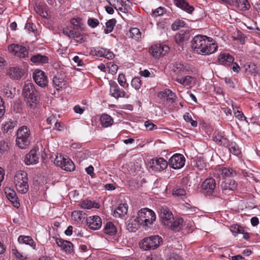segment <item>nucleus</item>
<instances>
[{"instance_id": "obj_1", "label": "nucleus", "mask_w": 260, "mask_h": 260, "mask_svg": "<svg viewBox=\"0 0 260 260\" xmlns=\"http://www.w3.org/2000/svg\"><path fill=\"white\" fill-rule=\"evenodd\" d=\"M191 43L194 52L203 55L212 54L216 51L218 48L214 41L205 36H196Z\"/></svg>"}, {"instance_id": "obj_2", "label": "nucleus", "mask_w": 260, "mask_h": 260, "mask_svg": "<svg viewBox=\"0 0 260 260\" xmlns=\"http://www.w3.org/2000/svg\"><path fill=\"white\" fill-rule=\"evenodd\" d=\"M22 95L27 106L35 108L38 102L39 93L32 83H25L23 87Z\"/></svg>"}, {"instance_id": "obj_3", "label": "nucleus", "mask_w": 260, "mask_h": 260, "mask_svg": "<svg viewBox=\"0 0 260 260\" xmlns=\"http://www.w3.org/2000/svg\"><path fill=\"white\" fill-rule=\"evenodd\" d=\"M31 137L30 129L26 126L19 127L16 134V144L20 149L27 148L31 142Z\"/></svg>"}, {"instance_id": "obj_4", "label": "nucleus", "mask_w": 260, "mask_h": 260, "mask_svg": "<svg viewBox=\"0 0 260 260\" xmlns=\"http://www.w3.org/2000/svg\"><path fill=\"white\" fill-rule=\"evenodd\" d=\"M14 182L18 192L26 193L29 188L27 174L22 171H17L14 177Z\"/></svg>"}, {"instance_id": "obj_5", "label": "nucleus", "mask_w": 260, "mask_h": 260, "mask_svg": "<svg viewBox=\"0 0 260 260\" xmlns=\"http://www.w3.org/2000/svg\"><path fill=\"white\" fill-rule=\"evenodd\" d=\"M162 242V238L158 235L151 236L141 240L139 247L144 250H154L158 247Z\"/></svg>"}, {"instance_id": "obj_6", "label": "nucleus", "mask_w": 260, "mask_h": 260, "mask_svg": "<svg viewBox=\"0 0 260 260\" xmlns=\"http://www.w3.org/2000/svg\"><path fill=\"white\" fill-rule=\"evenodd\" d=\"M139 223L143 226H148L153 223L155 220L156 215L155 213L151 210L148 208L141 209L138 213L137 217Z\"/></svg>"}, {"instance_id": "obj_7", "label": "nucleus", "mask_w": 260, "mask_h": 260, "mask_svg": "<svg viewBox=\"0 0 260 260\" xmlns=\"http://www.w3.org/2000/svg\"><path fill=\"white\" fill-rule=\"evenodd\" d=\"M62 33L70 39H72L76 42L82 43L85 42L87 35L81 33L78 29L73 28L72 26H66L62 30Z\"/></svg>"}, {"instance_id": "obj_8", "label": "nucleus", "mask_w": 260, "mask_h": 260, "mask_svg": "<svg viewBox=\"0 0 260 260\" xmlns=\"http://www.w3.org/2000/svg\"><path fill=\"white\" fill-rule=\"evenodd\" d=\"M8 50L16 57L24 60L28 58V51L25 47L18 44H12L8 46Z\"/></svg>"}, {"instance_id": "obj_9", "label": "nucleus", "mask_w": 260, "mask_h": 260, "mask_svg": "<svg viewBox=\"0 0 260 260\" xmlns=\"http://www.w3.org/2000/svg\"><path fill=\"white\" fill-rule=\"evenodd\" d=\"M54 164L56 166L59 167L67 171H73L75 169L73 162L68 157L66 158L62 155L56 156L54 159Z\"/></svg>"}, {"instance_id": "obj_10", "label": "nucleus", "mask_w": 260, "mask_h": 260, "mask_svg": "<svg viewBox=\"0 0 260 260\" xmlns=\"http://www.w3.org/2000/svg\"><path fill=\"white\" fill-rule=\"evenodd\" d=\"M40 153L38 147H34L26 154L24 162L26 165H35L38 163Z\"/></svg>"}, {"instance_id": "obj_11", "label": "nucleus", "mask_w": 260, "mask_h": 260, "mask_svg": "<svg viewBox=\"0 0 260 260\" xmlns=\"http://www.w3.org/2000/svg\"><path fill=\"white\" fill-rule=\"evenodd\" d=\"M185 157L181 154H174L169 160V165L174 169H179L182 168L185 164Z\"/></svg>"}, {"instance_id": "obj_12", "label": "nucleus", "mask_w": 260, "mask_h": 260, "mask_svg": "<svg viewBox=\"0 0 260 260\" xmlns=\"http://www.w3.org/2000/svg\"><path fill=\"white\" fill-rule=\"evenodd\" d=\"M109 84L110 85V93L112 96L117 99L119 98H128V96H126L125 92L120 89L116 82L111 80L109 81Z\"/></svg>"}, {"instance_id": "obj_13", "label": "nucleus", "mask_w": 260, "mask_h": 260, "mask_svg": "<svg viewBox=\"0 0 260 260\" xmlns=\"http://www.w3.org/2000/svg\"><path fill=\"white\" fill-rule=\"evenodd\" d=\"M169 49L168 46L156 44L152 46L149 49V51L154 57L157 58L165 55Z\"/></svg>"}, {"instance_id": "obj_14", "label": "nucleus", "mask_w": 260, "mask_h": 260, "mask_svg": "<svg viewBox=\"0 0 260 260\" xmlns=\"http://www.w3.org/2000/svg\"><path fill=\"white\" fill-rule=\"evenodd\" d=\"M201 187L204 194L210 196L215 189V180L212 178H207L202 182Z\"/></svg>"}, {"instance_id": "obj_15", "label": "nucleus", "mask_w": 260, "mask_h": 260, "mask_svg": "<svg viewBox=\"0 0 260 260\" xmlns=\"http://www.w3.org/2000/svg\"><path fill=\"white\" fill-rule=\"evenodd\" d=\"M33 78L36 83L41 87H44L48 84V79L44 72L36 70L33 74Z\"/></svg>"}, {"instance_id": "obj_16", "label": "nucleus", "mask_w": 260, "mask_h": 260, "mask_svg": "<svg viewBox=\"0 0 260 260\" xmlns=\"http://www.w3.org/2000/svg\"><path fill=\"white\" fill-rule=\"evenodd\" d=\"M150 164L153 170L160 171L166 169L169 163L163 158L159 157L151 159Z\"/></svg>"}, {"instance_id": "obj_17", "label": "nucleus", "mask_w": 260, "mask_h": 260, "mask_svg": "<svg viewBox=\"0 0 260 260\" xmlns=\"http://www.w3.org/2000/svg\"><path fill=\"white\" fill-rule=\"evenodd\" d=\"M174 75L172 76V78L174 80V78L179 77V78L187 75L189 70L186 66H184L182 63H179L174 65L172 69Z\"/></svg>"}, {"instance_id": "obj_18", "label": "nucleus", "mask_w": 260, "mask_h": 260, "mask_svg": "<svg viewBox=\"0 0 260 260\" xmlns=\"http://www.w3.org/2000/svg\"><path fill=\"white\" fill-rule=\"evenodd\" d=\"M7 74L11 79L19 80L23 76L24 72L22 69L18 67H10Z\"/></svg>"}, {"instance_id": "obj_19", "label": "nucleus", "mask_w": 260, "mask_h": 260, "mask_svg": "<svg viewBox=\"0 0 260 260\" xmlns=\"http://www.w3.org/2000/svg\"><path fill=\"white\" fill-rule=\"evenodd\" d=\"M87 225L92 230H97L102 226V220L98 216L89 217L86 220Z\"/></svg>"}, {"instance_id": "obj_20", "label": "nucleus", "mask_w": 260, "mask_h": 260, "mask_svg": "<svg viewBox=\"0 0 260 260\" xmlns=\"http://www.w3.org/2000/svg\"><path fill=\"white\" fill-rule=\"evenodd\" d=\"M160 217L162 223L168 226L171 225V222L174 219L172 212L167 209L161 210Z\"/></svg>"}, {"instance_id": "obj_21", "label": "nucleus", "mask_w": 260, "mask_h": 260, "mask_svg": "<svg viewBox=\"0 0 260 260\" xmlns=\"http://www.w3.org/2000/svg\"><path fill=\"white\" fill-rule=\"evenodd\" d=\"M55 241L58 246L66 252L71 253L73 251V245L70 241L61 238H56Z\"/></svg>"}, {"instance_id": "obj_22", "label": "nucleus", "mask_w": 260, "mask_h": 260, "mask_svg": "<svg viewBox=\"0 0 260 260\" xmlns=\"http://www.w3.org/2000/svg\"><path fill=\"white\" fill-rule=\"evenodd\" d=\"M234 57L226 53H220L218 57L219 63L225 66H230L234 62Z\"/></svg>"}, {"instance_id": "obj_23", "label": "nucleus", "mask_w": 260, "mask_h": 260, "mask_svg": "<svg viewBox=\"0 0 260 260\" xmlns=\"http://www.w3.org/2000/svg\"><path fill=\"white\" fill-rule=\"evenodd\" d=\"M5 193L8 199L12 203L15 207L19 208L20 203L18 200V198L16 192L10 188L6 190Z\"/></svg>"}, {"instance_id": "obj_24", "label": "nucleus", "mask_w": 260, "mask_h": 260, "mask_svg": "<svg viewBox=\"0 0 260 260\" xmlns=\"http://www.w3.org/2000/svg\"><path fill=\"white\" fill-rule=\"evenodd\" d=\"M53 86L57 90L64 88L66 81L61 75H57L54 76L52 80Z\"/></svg>"}, {"instance_id": "obj_25", "label": "nucleus", "mask_w": 260, "mask_h": 260, "mask_svg": "<svg viewBox=\"0 0 260 260\" xmlns=\"http://www.w3.org/2000/svg\"><path fill=\"white\" fill-rule=\"evenodd\" d=\"M35 10L37 14L44 18H47L48 16V8L46 4L40 2L36 5Z\"/></svg>"}, {"instance_id": "obj_26", "label": "nucleus", "mask_w": 260, "mask_h": 260, "mask_svg": "<svg viewBox=\"0 0 260 260\" xmlns=\"http://www.w3.org/2000/svg\"><path fill=\"white\" fill-rule=\"evenodd\" d=\"M189 38L188 32L181 31L176 34L175 36V40L178 44L183 45Z\"/></svg>"}, {"instance_id": "obj_27", "label": "nucleus", "mask_w": 260, "mask_h": 260, "mask_svg": "<svg viewBox=\"0 0 260 260\" xmlns=\"http://www.w3.org/2000/svg\"><path fill=\"white\" fill-rule=\"evenodd\" d=\"M30 60L31 62L34 63L43 64L48 62L49 58L46 55H42L39 53L32 55L30 58Z\"/></svg>"}, {"instance_id": "obj_28", "label": "nucleus", "mask_w": 260, "mask_h": 260, "mask_svg": "<svg viewBox=\"0 0 260 260\" xmlns=\"http://www.w3.org/2000/svg\"><path fill=\"white\" fill-rule=\"evenodd\" d=\"M137 217L136 218H131L126 222V228L130 232H135L139 228L140 225H142L139 223Z\"/></svg>"}, {"instance_id": "obj_29", "label": "nucleus", "mask_w": 260, "mask_h": 260, "mask_svg": "<svg viewBox=\"0 0 260 260\" xmlns=\"http://www.w3.org/2000/svg\"><path fill=\"white\" fill-rule=\"evenodd\" d=\"M159 94L161 95V97L164 99V100L169 101L171 103H174L176 98V94L169 89H165L164 91L160 92Z\"/></svg>"}, {"instance_id": "obj_30", "label": "nucleus", "mask_w": 260, "mask_h": 260, "mask_svg": "<svg viewBox=\"0 0 260 260\" xmlns=\"http://www.w3.org/2000/svg\"><path fill=\"white\" fill-rule=\"evenodd\" d=\"M128 210V205L126 204H120L115 209L113 215L115 217H121L126 214Z\"/></svg>"}, {"instance_id": "obj_31", "label": "nucleus", "mask_w": 260, "mask_h": 260, "mask_svg": "<svg viewBox=\"0 0 260 260\" xmlns=\"http://www.w3.org/2000/svg\"><path fill=\"white\" fill-rule=\"evenodd\" d=\"M175 5L188 13H191L194 10L193 7L189 6L185 0H174Z\"/></svg>"}, {"instance_id": "obj_32", "label": "nucleus", "mask_w": 260, "mask_h": 260, "mask_svg": "<svg viewBox=\"0 0 260 260\" xmlns=\"http://www.w3.org/2000/svg\"><path fill=\"white\" fill-rule=\"evenodd\" d=\"M175 5L188 13H191L194 10L193 7L189 6L185 0H174Z\"/></svg>"}, {"instance_id": "obj_33", "label": "nucleus", "mask_w": 260, "mask_h": 260, "mask_svg": "<svg viewBox=\"0 0 260 260\" xmlns=\"http://www.w3.org/2000/svg\"><path fill=\"white\" fill-rule=\"evenodd\" d=\"M213 139L217 144L223 146H225L226 144H228V142L229 141L225 137V136L223 133L219 132L214 133Z\"/></svg>"}, {"instance_id": "obj_34", "label": "nucleus", "mask_w": 260, "mask_h": 260, "mask_svg": "<svg viewBox=\"0 0 260 260\" xmlns=\"http://www.w3.org/2000/svg\"><path fill=\"white\" fill-rule=\"evenodd\" d=\"M18 241L20 244H25L30 246L34 249L36 248V243L30 236L21 235L18 237Z\"/></svg>"}, {"instance_id": "obj_35", "label": "nucleus", "mask_w": 260, "mask_h": 260, "mask_svg": "<svg viewBox=\"0 0 260 260\" xmlns=\"http://www.w3.org/2000/svg\"><path fill=\"white\" fill-rule=\"evenodd\" d=\"M225 146L229 149L231 153L235 155H239L241 153L238 145L235 142L229 141Z\"/></svg>"}, {"instance_id": "obj_36", "label": "nucleus", "mask_w": 260, "mask_h": 260, "mask_svg": "<svg viewBox=\"0 0 260 260\" xmlns=\"http://www.w3.org/2000/svg\"><path fill=\"white\" fill-rule=\"evenodd\" d=\"M101 124L102 126L107 127L110 126L113 123V119L109 115L103 114L100 117Z\"/></svg>"}, {"instance_id": "obj_37", "label": "nucleus", "mask_w": 260, "mask_h": 260, "mask_svg": "<svg viewBox=\"0 0 260 260\" xmlns=\"http://www.w3.org/2000/svg\"><path fill=\"white\" fill-rule=\"evenodd\" d=\"M174 80L184 86H189L192 84V77L188 75H184L180 78L177 77Z\"/></svg>"}, {"instance_id": "obj_38", "label": "nucleus", "mask_w": 260, "mask_h": 260, "mask_svg": "<svg viewBox=\"0 0 260 260\" xmlns=\"http://www.w3.org/2000/svg\"><path fill=\"white\" fill-rule=\"evenodd\" d=\"M104 233L110 236H113L117 233V229L112 222H108L104 228Z\"/></svg>"}, {"instance_id": "obj_39", "label": "nucleus", "mask_w": 260, "mask_h": 260, "mask_svg": "<svg viewBox=\"0 0 260 260\" xmlns=\"http://www.w3.org/2000/svg\"><path fill=\"white\" fill-rule=\"evenodd\" d=\"M183 220L181 218H177L176 220H174L171 222V225H169L168 227L170 228L172 230L178 232L181 228L182 224L183 223Z\"/></svg>"}, {"instance_id": "obj_40", "label": "nucleus", "mask_w": 260, "mask_h": 260, "mask_svg": "<svg viewBox=\"0 0 260 260\" xmlns=\"http://www.w3.org/2000/svg\"><path fill=\"white\" fill-rule=\"evenodd\" d=\"M11 146V143L9 139H5L0 141V151L5 153L7 151Z\"/></svg>"}, {"instance_id": "obj_41", "label": "nucleus", "mask_w": 260, "mask_h": 260, "mask_svg": "<svg viewBox=\"0 0 260 260\" xmlns=\"http://www.w3.org/2000/svg\"><path fill=\"white\" fill-rule=\"evenodd\" d=\"M116 21L115 19H111L106 23V28L104 29V32L108 34L112 31L115 25Z\"/></svg>"}, {"instance_id": "obj_42", "label": "nucleus", "mask_w": 260, "mask_h": 260, "mask_svg": "<svg viewBox=\"0 0 260 260\" xmlns=\"http://www.w3.org/2000/svg\"><path fill=\"white\" fill-rule=\"evenodd\" d=\"M17 124V121L9 120L4 125L3 129L5 132L8 133L9 131L13 129Z\"/></svg>"}, {"instance_id": "obj_43", "label": "nucleus", "mask_w": 260, "mask_h": 260, "mask_svg": "<svg viewBox=\"0 0 260 260\" xmlns=\"http://www.w3.org/2000/svg\"><path fill=\"white\" fill-rule=\"evenodd\" d=\"M185 22L180 19L175 20L172 24L171 27L173 30H177L179 29L181 27H185Z\"/></svg>"}, {"instance_id": "obj_44", "label": "nucleus", "mask_w": 260, "mask_h": 260, "mask_svg": "<svg viewBox=\"0 0 260 260\" xmlns=\"http://www.w3.org/2000/svg\"><path fill=\"white\" fill-rule=\"evenodd\" d=\"M221 173L224 177H233L236 175L235 171L230 168H224L221 170Z\"/></svg>"}, {"instance_id": "obj_45", "label": "nucleus", "mask_w": 260, "mask_h": 260, "mask_svg": "<svg viewBox=\"0 0 260 260\" xmlns=\"http://www.w3.org/2000/svg\"><path fill=\"white\" fill-rule=\"evenodd\" d=\"M248 68L246 69V72L253 74L254 75H256L259 72L258 68L253 63H250L248 66Z\"/></svg>"}, {"instance_id": "obj_46", "label": "nucleus", "mask_w": 260, "mask_h": 260, "mask_svg": "<svg viewBox=\"0 0 260 260\" xmlns=\"http://www.w3.org/2000/svg\"><path fill=\"white\" fill-rule=\"evenodd\" d=\"M129 32L132 38L138 40L141 38V33L139 29L135 27L132 28L130 29Z\"/></svg>"}, {"instance_id": "obj_47", "label": "nucleus", "mask_w": 260, "mask_h": 260, "mask_svg": "<svg viewBox=\"0 0 260 260\" xmlns=\"http://www.w3.org/2000/svg\"><path fill=\"white\" fill-rule=\"evenodd\" d=\"M230 230L235 236L238 233L241 234L244 232L243 228L238 224L231 226Z\"/></svg>"}, {"instance_id": "obj_48", "label": "nucleus", "mask_w": 260, "mask_h": 260, "mask_svg": "<svg viewBox=\"0 0 260 260\" xmlns=\"http://www.w3.org/2000/svg\"><path fill=\"white\" fill-rule=\"evenodd\" d=\"M237 3L239 7L245 10H248L250 5L247 0H235Z\"/></svg>"}, {"instance_id": "obj_49", "label": "nucleus", "mask_w": 260, "mask_h": 260, "mask_svg": "<svg viewBox=\"0 0 260 260\" xmlns=\"http://www.w3.org/2000/svg\"><path fill=\"white\" fill-rule=\"evenodd\" d=\"M46 121L49 125H52L53 123H54V128L57 130H60V129L57 127V125L60 126V123L56 121V118L54 116L51 115L47 119Z\"/></svg>"}, {"instance_id": "obj_50", "label": "nucleus", "mask_w": 260, "mask_h": 260, "mask_svg": "<svg viewBox=\"0 0 260 260\" xmlns=\"http://www.w3.org/2000/svg\"><path fill=\"white\" fill-rule=\"evenodd\" d=\"M196 166L200 170H203L206 167V163L203 158L201 157L197 158L196 160Z\"/></svg>"}, {"instance_id": "obj_51", "label": "nucleus", "mask_w": 260, "mask_h": 260, "mask_svg": "<svg viewBox=\"0 0 260 260\" xmlns=\"http://www.w3.org/2000/svg\"><path fill=\"white\" fill-rule=\"evenodd\" d=\"M118 81L119 84L123 87L126 88L128 87V84L126 82L125 77L124 74H120L119 75Z\"/></svg>"}, {"instance_id": "obj_52", "label": "nucleus", "mask_w": 260, "mask_h": 260, "mask_svg": "<svg viewBox=\"0 0 260 260\" xmlns=\"http://www.w3.org/2000/svg\"><path fill=\"white\" fill-rule=\"evenodd\" d=\"M80 205L81 208L87 209H90L94 207L93 203L89 200L82 201Z\"/></svg>"}, {"instance_id": "obj_53", "label": "nucleus", "mask_w": 260, "mask_h": 260, "mask_svg": "<svg viewBox=\"0 0 260 260\" xmlns=\"http://www.w3.org/2000/svg\"><path fill=\"white\" fill-rule=\"evenodd\" d=\"M131 85L136 89H139L141 86V81L139 77H135L132 79Z\"/></svg>"}, {"instance_id": "obj_54", "label": "nucleus", "mask_w": 260, "mask_h": 260, "mask_svg": "<svg viewBox=\"0 0 260 260\" xmlns=\"http://www.w3.org/2000/svg\"><path fill=\"white\" fill-rule=\"evenodd\" d=\"M173 195L177 196V197H181L185 195L186 191L184 189L182 188H174L173 190Z\"/></svg>"}, {"instance_id": "obj_55", "label": "nucleus", "mask_w": 260, "mask_h": 260, "mask_svg": "<svg viewBox=\"0 0 260 260\" xmlns=\"http://www.w3.org/2000/svg\"><path fill=\"white\" fill-rule=\"evenodd\" d=\"M25 29H26L29 32H34L36 30V25H35L31 22H28L25 24Z\"/></svg>"}, {"instance_id": "obj_56", "label": "nucleus", "mask_w": 260, "mask_h": 260, "mask_svg": "<svg viewBox=\"0 0 260 260\" xmlns=\"http://www.w3.org/2000/svg\"><path fill=\"white\" fill-rule=\"evenodd\" d=\"M145 126L147 128L149 131H152L154 129H157V126L151 122L150 120H147L144 123Z\"/></svg>"}, {"instance_id": "obj_57", "label": "nucleus", "mask_w": 260, "mask_h": 260, "mask_svg": "<svg viewBox=\"0 0 260 260\" xmlns=\"http://www.w3.org/2000/svg\"><path fill=\"white\" fill-rule=\"evenodd\" d=\"M99 24V21L96 19L89 18L88 20V24L92 28L96 27Z\"/></svg>"}, {"instance_id": "obj_58", "label": "nucleus", "mask_w": 260, "mask_h": 260, "mask_svg": "<svg viewBox=\"0 0 260 260\" xmlns=\"http://www.w3.org/2000/svg\"><path fill=\"white\" fill-rule=\"evenodd\" d=\"M144 260H160V257L156 253H151L146 255Z\"/></svg>"}, {"instance_id": "obj_59", "label": "nucleus", "mask_w": 260, "mask_h": 260, "mask_svg": "<svg viewBox=\"0 0 260 260\" xmlns=\"http://www.w3.org/2000/svg\"><path fill=\"white\" fill-rule=\"evenodd\" d=\"M108 68L112 74H115L118 70V66L113 62H109Z\"/></svg>"}, {"instance_id": "obj_60", "label": "nucleus", "mask_w": 260, "mask_h": 260, "mask_svg": "<svg viewBox=\"0 0 260 260\" xmlns=\"http://www.w3.org/2000/svg\"><path fill=\"white\" fill-rule=\"evenodd\" d=\"M164 8L160 7L154 11L153 14L155 17L162 15L164 13Z\"/></svg>"}, {"instance_id": "obj_61", "label": "nucleus", "mask_w": 260, "mask_h": 260, "mask_svg": "<svg viewBox=\"0 0 260 260\" xmlns=\"http://www.w3.org/2000/svg\"><path fill=\"white\" fill-rule=\"evenodd\" d=\"M71 23L73 25V28H75L76 29H78V28L80 27V22L78 21L77 19L73 18L71 20Z\"/></svg>"}, {"instance_id": "obj_62", "label": "nucleus", "mask_w": 260, "mask_h": 260, "mask_svg": "<svg viewBox=\"0 0 260 260\" xmlns=\"http://www.w3.org/2000/svg\"><path fill=\"white\" fill-rule=\"evenodd\" d=\"M73 60L77 63V66L78 67H82L83 65V62L78 56H75L73 57Z\"/></svg>"}, {"instance_id": "obj_63", "label": "nucleus", "mask_w": 260, "mask_h": 260, "mask_svg": "<svg viewBox=\"0 0 260 260\" xmlns=\"http://www.w3.org/2000/svg\"><path fill=\"white\" fill-rule=\"evenodd\" d=\"M106 53L107 49H104L103 48L98 49V50L96 51V54L100 57H105V55Z\"/></svg>"}, {"instance_id": "obj_64", "label": "nucleus", "mask_w": 260, "mask_h": 260, "mask_svg": "<svg viewBox=\"0 0 260 260\" xmlns=\"http://www.w3.org/2000/svg\"><path fill=\"white\" fill-rule=\"evenodd\" d=\"M169 260H183L180 256L175 253H172L170 255Z\"/></svg>"}]
</instances>
